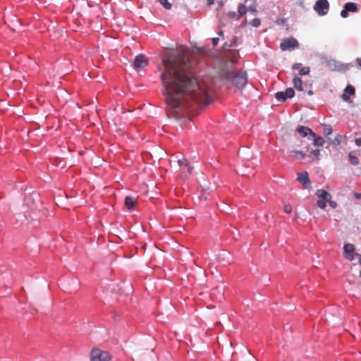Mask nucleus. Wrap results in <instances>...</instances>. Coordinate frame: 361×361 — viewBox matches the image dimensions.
Wrapping results in <instances>:
<instances>
[{
    "mask_svg": "<svg viewBox=\"0 0 361 361\" xmlns=\"http://www.w3.org/2000/svg\"><path fill=\"white\" fill-rule=\"evenodd\" d=\"M178 164L181 170L183 171V166H187V172L188 174H191L192 168L190 166L189 163L186 159L178 160Z\"/></svg>",
    "mask_w": 361,
    "mask_h": 361,
    "instance_id": "2eb2a0df",
    "label": "nucleus"
},
{
    "mask_svg": "<svg viewBox=\"0 0 361 361\" xmlns=\"http://www.w3.org/2000/svg\"><path fill=\"white\" fill-rule=\"evenodd\" d=\"M245 1H247V0H245Z\"/></svg>",
    "mask_w": 361,
    "mask_h": 361,
    "instance_id": "a18cd8bd",
    "label": "nucleus"
},
{
    "mask_svg": "<svg viewBox=\"0 0 361 361\" xmlns=\"http://www.w3.org/2000/svg\"><path fill=\"white\" fill-rule=\"evenodd\" d=\"M308 94H309L310 95H312V94H313V92H312V90H310V91L308 92Z\"/></svg>",
    "mask_w": 361,
    "mask_h": 361,
    "instance_id": "a19ab883",
    "label": "nucleus"
},
{
    "mask_svg": "<svg viewBox=\"0 0 361 361\" xmlns=\"http://www.w3.org/2000/svg\"><path fill=\"white\" fill-rule=\"evenodd\" d=\"M329 202V205L332 207V208H336V206H337V204L336 202H334V201H331V200L329 201H328Z\"/></svg>",
    "mask_w": 361,
    "mask_h": 361,
    "instance_id": "473e14b6",
    "label": "nucleus"
},
{
    "mask_svg": "<svg viewBox=\"0 0 361 361\" xmlns=\"http://www.w3.org/2000/svg\"><path fill=\"white\" fill-rule=\"evenodd\" d=\"M160 4L167 10L171 8V4L168 1V0H159Z\"/></svg>",
    "mask_w": 361,
    "mask_h": 361,
    "instance_id": "5701e85b",
    "label": "nucleus"
},
{
    "mask_svg": "<svg viewBox=\"0 0 361 361\" xmlns=\"http://www.w3.org/2000/svg\"><path fill=\"white\" fill-rule=\"evenodd\" d=\"M295 95V91L293 88H287L284 92H278L275 94V97L280 102H285L288 98H292Z\"/></svg>",
    "mask_w": 361,
    "mask_h": 361,
    "instance_id": "423d86ee",
    "label": "nucleus"
},
{
    "mask_svg": "<svg viewBox=\"0 0 361 361\" xmlns=\"http://www.w3.org/2000/svg\"><path fill=\"white\" fill-rule=\"evenodd\" d=\"M360 275H361V270H360Z\"/></svg>",
    "mask_w": 361,
    "mask_h": 361,
    "instance_id": "c03bdc74",
    "label": "nucleus"
},
{
    "mask_svg": "<svg viewBox=\"0 0 361 361\" xmlns=\"http://www.w3.org/2000/svg\"><path fill=\"white\" fill-rule=\"evenodd\" d=\"M299 43L294 37L284 38L280 44V48L282 51L291 50L298 48Z\"/></svg>",
    "mask_w": 361,
    "mask_h": 361,
    "instance_id": "39448f33",
    "label": "nucleus"
},
{
    "mask_svg": "<svg viewBox=\"0 0 361 361\" xmlns=\"http://www.w3.org/2000/svg\"><path fill=\"white\" fill-rule=\"evenodd\" d=\"M342 99L345 101V102H348L350 100V97L348 94H346L345 93L343 94L342 95Z\"/></svg>",
    "mask_w": 361,
    "mask_h": 361,
    "instance_id": "2f4dec72",
    "label": "nucleus"
},
{
    "mask_svg": "<svg viewBox=\"0 0 361 361\" xmlns=\"http://www.w3.org/2000/svg\"><path fill=\"white\" fill-rule=\"evenodd\" d=\"M324 132L325 135H326V136L329 135L332 133L331 127L329 126L325 125L324 126Z\"/></svg>",
    "mask_w": 361,
    "mask_h": 361,
    "instance_id": "b1692460",
    "label": "nucleus"
},
{
    "mask_svg": "<svg viewBox=\"0 0 361 361\" xmlns=\"http://www.w3.org/2000/svg\"><path fill=\"white\" fill-rule=\"evenodd\" d=\"M294 87L299 90L302 91V80L298 76H295L293 80Z\"/></svg>",
    "mask_w": 361,
    "mask_h": 361,
    "instance_id": "dca6fc26",
    "label": "nucleus"
},
{
    "mask_svg": "<svg viewBox=\"0 0 361 361\" xmlns=\"http://www.w3.org/2000/svg\"><path fill=\"white\" fill-rule=\"evenodd\" d=\"M301 66H302V64L300 63H294L292 66V69H293V70L299 69L301 67Z\"/></svg>",
    "mask_w": 361,
    "mask_h": 361,
    "instance_id": "c756f323",
    "label": "nucleus"
},
{
    "mask_svg": "<svg viewBox=\"0 0 361 361\" xmlns=\"http://www.w3.org/2000/svg\"><path fill=\"white\" fill-rule=\"evenodd\" d=\"M283 211L286 213V214H290L291 212H292V207L290 204H286L284 206H283Z\"/></svg>",
    "mask_w": 361,
    "mask_h": 361,
    "instance_id": "393cba45",
    "label": "nucleus"
},
{
    "mask_svg": "<svg viewBox=\"0 0 361 361\" xmlns=\"http://www.w3.org/2000/svg\"><path fill=\"white\" fill-rule=\"evenodd\" d=\"M319 153H320V150L319 149H314V150L312 151V155L316 159H319Z\"/></svg>",
    "mask_w": 361,
    "mask_h": 361,
    "instance_id": "bb28decb",
    "label": "nucleus"
},
{
    "mask_svg": "<svg viewBox=\"0 0 361 361\" xmlns=\"http://www.w3.org/2000/svg\"><path fill=\"white\" fill-rule=\"evenodd\" d=\"M111 355L99 348H93L90 353V361H111Z\"/></svg>",
    "mask_w": 361,
    "mask_h": 361,
    "instance_id": "7ed1b4c3",
    "label": "nucleus"
},
{
    "mask_svg": "<svg viewBox=\"0 0 361 361\" xmlns=\"http://www.w3.org/2000/svg\"><path fill=\"white\" fill-rule=\"evenodd\" d=\"M221 74L226 80H231L233 85L238 89H242L247 84V78L245 72L235 73L233 71L222 70Z\"/></svg>",
    "mask_w": 361,
    "mask_h": 361,
    "instance_id": "f03ea898",
    "label": "nucleus"
},
{
    "mask_svg": "<svg viewBox=\"0 0 361 361\" xmlns=\"http://www.w3.org/2000/svg\"><path fill=\"white\" fill-rule=\"evenodd\" d=\"M261 21L259 18H255L252 20L251 24L253 27H257L260 25Z\"/></svg>",
    "mask_w": 361,
    "mask_h": 361,
    "instance_id": "a878e982",
    "label": "nucleus"
},
{
    "mask_svg": "<svg viewBox=\"0 0 361 361\" xmlns=\"http://www.w3.org/2000/svg\"><path fill=\"white\" fill-rule=\"evenodd\" d=\"M328 200L319 199L317 200V204L321 209H324L326 206V202Z\"/></svg>",
    "mask_w": 361,
    "mask_h": 361,
    "instance_id": "4be33fe9",
    "label": "nucleus"
},
{
    "mask_svg": "<svg viewBox=\"0 0 361 361\" xmlns=\"http://www.w3.org/2000/svg\"><path fill=\"white\" fill-rule=\"evenodd\" d=\"M238 11L240 16H243L246 13L247 9L245 5L240 4L238 8Z\"/></svg>",
    "mask_w": 361,
    "mask_h": 361,
    "instance_id": "412c9836",
    "label": "nucleus"
},
{
    "mask_svg": "<svg viewBox=\"0 0 361 361\" xmlns=\"http://www.w3.org/2000/svg\"><path fill=\"white\" fill-rule=\"evenodd\" d=\"M232 46H233V44H228L227 43H224V49L231 48Z\"/></svg>",
    "mask_w": 361,
    "mask_h": 361,
    "instance_id": "c9c22d12",
    "label": "nucleus"
},
{
    "mask_svg": "<svg viewBox=\"0 0 361 361\" xmlns=\"http://www.w3.org/2000/svg\"><path fill=\"white\" fill-rule=\"evenodd\" d=\"M223 34H224V32H223V31H222V30H220V31L219 32V33H218V35H219V36H222V35H223Z\"/></svg>",
    "mask_w": 361,
    "mask_h": 361,
    "instance_id": "ea45409f",
    "label": "nucleus"
},
{
    "mask_svg": "<svg viewBox=\"0 0 361 361\" xmlns=\"http://www.w3.org/2000/svg\"><path fill=\"white\" fill-rule=\"evenodd\" d=\"M313 137H314V145H317L319 147L323 146V145L324 144V140L322 137L317 136L316 135H315V136H313Z\"/></svg>",
    "mask_w": 361,
    "mask_h": 361,
    "instance_id": "f3484780",
    "label": "nucleus"
},
{
    "mask_svg": "<svg viewBox=\"0 0 361 361\" xmlns=\"http://www.w3.org/2000/svg\"><path fill=\"white\" fill-rule=\"evenodd\" d=\"M225 288H226V287H225L224 286H223V285H222L221 287H219V286H216V287L215 288V290H216V291L225 292V291L226 290Z\"/></svg>",
    "mask_w": 361,
    "mask_h": 361,
    "instance_id": "cd10ccee",
    "label": "nucleus"
},
{
    "mask_svg": "<svg viewBox=\"0 0 361 361\" xmlns=\"http://www.w3.org/2000/svg\"><path fill=\"white\" fill-rule=\"evenodd\" d=\"M356 63L359 67L361 68V58H357L356 59Z\"/></svg>",
    "mask_w": 361,
    "mask_h": 361,
    "instance_id": "f704fd0d",
    "label": "nucleus"
},
{
    "mask_svg": "<svg viewBox=\"0 0 361 361\" xmlns=\"http://www.w3.org/2000/svg\"><path fill=\"white\" fill-rule=\"evenodd\" d=\"M137 203V199L132 196H126L125 198V205L129 210L134 209Z\"/></svg>",
    "mask_w": 361,
    "mask_h": 361,
    "instance_id": "f8f14e48",
    "label": "nucleus"
},
{
    "mask_svg": "<svg viewBox=\"0 0 361 361\" xmlns=\"http://www.w3.org/2000/svg\"><path fill=\"white\" fill-rule=\"evenodd\" d=\"M185 169L187 171V166H183V170Z\"/></svg>",
    "mask_w": 361,
    "mask_h": 361,
    "instance_id": "37998d69",
    "label": "nucleus"
},
{
    "mask_svg": "<svg viewBox=\"0 0 361 361\" xmlns=\"http://www.w3.org/2000/svg\"><path fill=\"white\" fill-rule=\"evenodd\" d=\"M247 9L248 11L251 12L253 14H255L257 12L255 7L250 6V7L247 8Z\"/></svg>",
    "mask_w": 361,
    "mask_h": 361,
    "instance_id": "c85d7f7f",
    "label": "nucleus"
},
{
    "mask_svg": "<svg viewBox=\"0 0 361 361\" xmlns=\"http://www.w3.org/2000/svg\"><path fill=\"white\" fill-rule=\"evenodd\" d=\"M185 169L187 171V166H183V170Z\"/></svg>",
    "mask_w": 361,
    "mask_h": 361,
    "instance_id": "79ce46f5",
    "label": "nucleus"
},
{
    "mask_svg": "<svg viewBox=\"0 0 361 361\" xmlns=\"http://www.w3.org/2000/svg\"><path fill=\"white\" fill-rule=\"evenodd\" d=\"M316 195L319 198L329 201L331 199V195L326 191L319 189L316 192Z\"/></svg>",
    "mask_w": 361,
    "mask_h": 361,
    "instance_id": "ddd939ff",
    "label": "nucleus"
},
{
    "mask_svg": "<svg viewBox=\"0 0 361 361\" xmlns=\"http://www.w3.org/2000/svg\"><path fill=\"white\" fill-rule=\"evenodd\" d=\"M208 5H212L214 4V0H207Z\"/></svg>",
    "mask_w": 361,
    "mask_h": 361,
    "instance_id": "58836bf2",
    "label": "nucleus"
},
{
    "mask_svg": "<svg viewBox=\"0 0 361 361\" xmlns=\"http://www.w3.org/2000/svg\"><path fill=\"white\" fill-rule=\"evenodd\" d=\"M345 93L346 94H349V95H354L355 93V90L353 86L352 85H348L345 88Z\"/></svg>",
    "mask_w": 361,
    "mask_h": 361,
    "instance_id": "6ab92c4d",
    "label": "nucleus"
},
{
    "mask_svg": "<svg viewBox=\"0 0 361 361\" xmlns=\"http://www.w3.org/2000/svg\"><path fill=\"white\" fill-rule=\"evenodd\" d=\"M355 255H356L355 257H357L358 258L359 263L361 265V255L358 254V253H356Z\"/></svg>",
    "mask_w": 361,
    "mask_h": 361,
    "instance_id": "4c0bfd02",
    "label": "nucleus"
},
{
    "mask_svg": "<svg viewBox=\"0 0 361 361\" xmlns=\"http://www.w3.org/2000/svg\"><path fill=\"white\" fill-rule=\"evenodd\" d=\"M219 37L212 38V44L214 47L216 46L219 43Z\"/></svg>",
    "mask_w": 361,
    "mask_h": 361,
    "instance_id": "7c9ffc66",
    "label": "nucleus"
},
{
    "mask_svg": "<svg viewBox=\"0 0 361 361\" xmlns=\"http://www.w3.org/2000/svg\"><path fill=\"white\" fill-rule=\"evenodd\" d=\"M297 180L305 187L309 186L311 183L308 173L307 171H302L301 173H298Z\"/></svg>",
    "mask_w": 361,
    "mask_h": 361,
    "instance_id": "9d476101",
    "label": "nucleus"
},
{
    "mask_svg": "<svg viewBox=\"0 0 361 361\" xmlns=\"http://www.w3.org/2000/svg\"><path fill=\"white\" fill-rule=\"evenodd\" d=\"M355 142L357 146H361V138H356Z\"/></svg>",
    "mask_w": 361,
    "mask_h": 361,
    "instance_id": "72a5a7b5",
    "label": "nucleus"
},
{
    "mask_svg": "<svg viewBox=\"0 0 361 361\" xmlns=\"http://www.w3.org/2000/svg\"><path fill=\"white\" fill-rule=\"evenodd\" d=\"M297 132L303 137H307L309 134L315 136V133L308 127L300 126L297 128Z\"/></svg>",
    "mask_w": 361,
    "mask_h": 361,
    "instance_id": "9b49d317",
    "label": "nucleus"
},
{
    "mask_svg": "<svg viewBox=\"0 0 361 361\" xmlns=\"http://www.w3.org/2000/svg\"><path fill=\"white\" fill-rule=\"evenodd\" d=\"M148 65V59L142 54L137 56L134 60L133 67L135 70H140Z\"/></svg>",
    "mask_w": 361,
    "mask_h": 361,
    "instance_id": "6e6552de",
    "label": "nucleus"
},
{
    "mask_svg": "<svg viewBox=\"0 0 361 361\" xmlns=\"http://www.w3.org/2000/svg\"><path fill=\"white\" fill-rule=\"evenodd\" d=\"M354 195H355V197L357 200L361 199V194H360V193H359V192H355Z\"/></svg>",
    "mask_w": 361,
    "mask_h": 361,
    "instance_id": "e433bc0d",
    "label": "nucleus"
},
{
    "mask_svg": "<svg viewBox=\"0 0 361 361\" xmlns=\"http://www.w3.org/2000/svg\"><path fill=\"white\" fill-rule=\"evenodd\" d=\"M329 9V3L327 0H317L314 6V10L319 16H325Z\"/></svg>",
    "mask_w": 361,
    "mask_h": 361,
    "instance_id": "20e7f679",
    "label": "nucleus"
},
{
    "mask_svg": "<svg viewBox=\"0 0 361 361\" xmlns=\"http://www.w3.org/2000/svg\"><path fill=\"white\" fill-rule=\"evenodd\" d=\"M161 79L166 102L171 114L179 119L210 103L207 87L200 84L190 71V62L185 55H169L162 59Z\"/></svg>",
    "mask_w": 361,
    "mask_h": 361,
    "instance_id": "f257e3e1",
    "label": "nucleus"
},
{
    "mask_svg": "<svg viewBox=\"0 0 361 361\" xmlns=\"http://www.w3.org/2000/svg\"><path fill=\"white\" fill-rule=\"evenodd\" d=\"M348 157H349L350 163L353 165L357 166V165L359 164V159H358V158L355 155L353 154L352 152L349 153Z\"/></svg>",
    "mask_w": 361,
    "mask_h": 361,
    "instance_id": "a211bd4d",
    "label": "nucleus"
},
{
    "mask_svg": "<svg viewBox=\"0 0 361 361\" xmlns=\"http://www.w3.org/2000/svg\"><path fill=\"white\" fill-rule=\"evenodd\" d=\"M290 155L295 159H302L305 158V154L300 150L293 149L290 151Z\"/></svg>",
    "mask_w": 361,
    "mask_h": 361,
    "instance_id": "4468645a",
    "label": "nucleus"
},
{
    "mask_svg": "<svg viewBox=\"0 0 361 361\" xmlns=\"http://www.w3.org/2000/svg\"><path fill=\"white\" fill-rule=\"evenodd\" d=\"M358 10L355 3L348 2L344 4L343 10L341 11V16L346 18L348 16V12L356 13Z\"/></svg>",
    "mask_w": 361,
    "mask_h": 361,
    "instance_id": "0eeeda50",
    "label": "nucleus"
},
{
    "mask_svg": "<svg viewBox=\"0 0 361 361\" xmlns=\"http://www.w3.org/2000/svg\"><path fill=\"white\" fill-rule=\"evenodd\" d=\"M310 72V68L308 66L302 67L299 70L300 75H308Z\"/></svg>",
    "mask_w": 361,
    "mask_h": 361,
    "instance_id": "aec40b11",
    "label": "nucleus"
},
{
    "mask_svg": "<svg viewBox=\"0 0 361 361\" xmlns=\"http://www.w3.org/2000/svg\"><path fill=\"white\" fill-rule=\"evenodd\" d=\"M343 250L345 258L349 261H353L356 255V253L354 252L355 246L353 244L347 243L345 244Z\"/></svg>",
    "mask_w": 361,
    "mask_h": 361,
    "instance_id": "1a4fd4ad",
    "label": "nucleus"
}]
</instances>
